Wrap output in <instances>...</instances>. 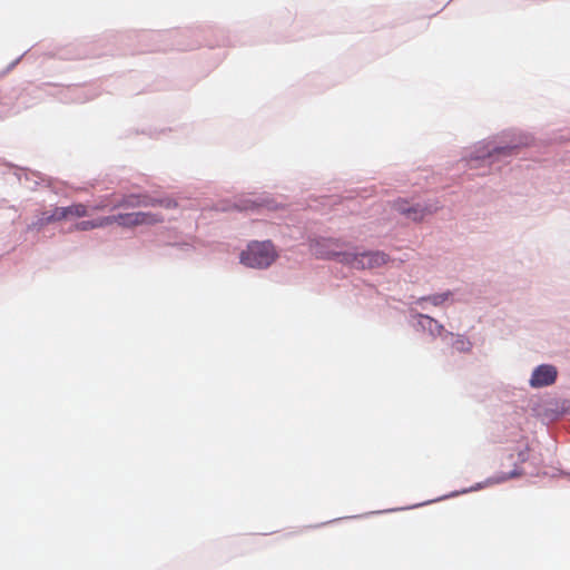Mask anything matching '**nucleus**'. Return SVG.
<instances>
[{"mask_svg":"<svg viewBox=\"0 0 570 570\" xmlns=\"http://www.w3.org/2000/svg\"><path fill=\"white\" fill-rule=\"evenodd\" d=\"M107 218L110 220V225L117 224L126 228L141 225H155L164 220V217L160 215L144 212L118 214L107 216Z\"/></svg>","mask_w":570,"mask_h":570,"instance_id":"5","label":"nucleus"},{"mask_svg":"<svg viewBox=\"0 0 570 570\" xmlns=\"http://www.w3.org/2000/svg\"><path fill=\"white\" fill-rule=\"evenodd\" d=\"M530 456V445L525 438H521L514 448L511 449V452L507 456V460L511 463L512 469L502 472L500 476L497 478L495 482H504L507 480L521 476L523 471L521 465L529 460Z\"/></svg>","mask_w":570,"mask_h":570,"instance_id":"3","label":"nucleus"},{"mask_svg":"<svg viewBox=\"0 0 570 570\" xmlns=\"http://www.w3.org/2000/svg\"><path fill=\"white\" fill-rule=\"evenodd\" d=\"M88 206L82 203L71 204L67 207H55L52 210L43 213L37 224L42 227L63 219L81 218L88 216Z\"/></svg>","mask_w":570,"mask_h":570,"instance_id":"4","label":"nucleus"},{"mask_svg":"<svg viewBox=\"0 0 570 570\" xmlns=\"http://www.w3.org/2000/svg\"><path fill=\"white\" fill-rule=\"evenodd\" d=\"M558 371L553 365L542 364L535 367L530 379V385L533 389H541L553 384L557 380Z\"/></svg>","mask_w":570,"mask_h":570,"instance_id":"7","label":"nucleus"},{"mask_svg":"<svg viewBox=\"0 0 570 570\" xmlns=\"http://www.w3.org/2000/svg\"><path fill=\"white\" fill-rule=\"evenodd\" d=\"M513 150V148H501L499 150H497L498 154H508V153H511Z\"/></svg>","mask_w":570,"mask_h":570,"instance_id":"13","label":"nucleus"},{"mask_svg":"<svg viewBox=\"0 0 570 570\" xmlns=\"http://www.w3.org/2000/svg\"><path fill=\"white\" fill-rule=\"evenodd\" d=\"M106 226H110V220L106 217H99L91 220H82L75 224L73 229L80 232H87L96 228H102Z\"/></svg>","mask_w":570,"mask_h":570,"instance_id":"8","label":"nucleus"},{"mask_svg":"<svg viewBox=\"0 0 570 570\" xmlns=\"http://www.w3.org/2000/svg\"><path fill=\"white\" fill-rule=\"evenodd\" d=\"M399 210L405 214L409 218L413 220H421L424 217V210L420 207H405L403 203L399 204Z\"/></svg>","mask_w":570,"mask_h":570,"instance_id":"9","label":"nucleus"},{"mask_svg":"<svg viewBox=\"0 0 570 570\" xmlns=\"http://www.w3.org/2000/svg\"><path fill=\"white\" fill-rule=\"evenodd\" d=\"M148 206H161L167 209L175 208L177 203L170 198H153L146 195H129L125 196L115 204L114 209L125 207V208H135V207H148Z\"/></svg>","mask_w":570,"mask_h":570,"instance_id":"6","label":"nucleus"},{"mask_svg":"<svg viewBox=\"0 0 570 570\" xmlns=\"http://www.w3.org/2000/svg\"><path fill=\"white\" fill-rule=\"evenodd\" d=\"M106 206H107V205H106L105 203H102V202H101V203H99L98 205L94 206V207H92V209H94V210H102V209H105V208H106Z\"/></svg>","mask_w":570,"mask_h":570,"instance_id":"12","label":"nucleus"},{"mask_svg":"<svg viewBox=\"0 0 570 570\" xmlns=\"http://www.w3.org/2000/svg\"><path fill=\"white\" fill-rule=\"evenodd\" d=\"M277 257L274 245L271 242H253L240 255V262L254 268L268 267Z\"/></svg>","mask_w":570,"mask_h":570,"instance_id":"1","label":"nucleus"},{"mask_svg":"<svg viewBox=\"0 0 570 570\" xmlns=\"http://www.w3.org/2000/svg\"><path fill=\"white\" fill-rule=\"evenodd\" d=\"M449 295H450V293L436 294V295L429 296L425 299L430 301L433 305H440L448 299Z\"/></svg>","mask_w":570,"mask_h":570,"instance_id":"11","label":"nucleus"},{"mask_svg":"<svg viewBox=\"0 0 570 570\" xmlns=\"http://www.w3.org/2000/svg\"><path fill=\"white\" fill-rule=\"evenodd\" d=\"M454 346L460 352H468L471 350V343L466 341L463 336H459L454 342Z\"/></svg>","mask_w":570,"mask_h":570,"instance_id":"10","label":"nucleus"},{"mask_svg":"<svg viewBox=\"0 0 570 570\" xmlns=\"http://www.w3.org/2000/svg\"><path fill=\"white\" fill-rule=\"evenodd\" d=\"M338 261L356 269H373L385 265L389 257L383 252L337 253Z\"/></svg>","mask_w":570,"mask_h":570,"instance_id":"2","label":"nucleus"}]
</instances>
